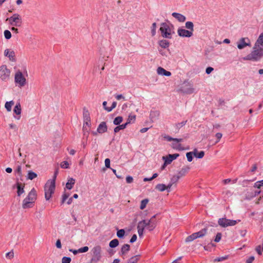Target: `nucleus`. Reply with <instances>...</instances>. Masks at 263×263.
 <instances>
[{
	"instance_id": "nucleus-58",
	"label": "nucleus",
	"mask_w": 263,
	"mask_h": 263,
	"mask_svg": "<svg viewBox=\"0 0 263 263\" xmlns=\"http://www.w3.org/2000/svg\"><path fill=\"white\" fill-rule=\"evenodd\" d=\"M110 159L108 158H106L105 160V165L107 168H110Z\"/></svg>"
},
{
	"instance_id": "nucleus-46",
	"label": "nucleus",
	"mask_w": 263,
	"mask_h": 263,
	"mask_svg": "<svg viewBox=\"0 0 263 263\" xmlns=\"http://www.w3.org/2000/svg\"><path fill=\"white\" fill-rule=\"evenodd\" d=\"M69 196V193H67L65 192L63 194V195H62V201H61V204H63L65 202L66 200L68 199Z\"/></svg>"
},
{
	"instance_id": "nucleus-17",
	"label": "nucleus",
	"mask_w": 263,
	"mask_h": 263,
	"mask_svg": "<svg viewBox=\"0 0 263 263\" xmlns=\"http://www.w3.org/2000/svg\"><path fill=\"white\" fill-rule=\"evenodd\" d=\"M85 115V123L83 124V126L85 125V130L87 133H89L90 129L91 123H90V118L89 116H87V111L86 113L83 112V115Z\"/></svg>"
},
{
	"instance_id": "nucleus-53",
	"label": "nucleus",
	"mask_w": 263,
	"mask_h": 263,
	"mask_svg": "<svg viewBox=\"0 0 263 263\" xmlns=\"http://www.w3.org/2000/svg\"><path fill=\"white\" fill-rule=\"evenodd\" d=\"M222 234L221 233H218L215 237L214 241L216 242H218L221 240Z\"/></svg>"
},
{
	"instance_id": "nucleus-40",
	"label": "nucleus",
	"mask_w": 263,
	"mask_h": 263,
	"mask_svg": "<svg viewBox=\"0 0 263 263\" xmlns=\"http://www.w3.org/2000/svg\"><path fill=\"white\" fill-rule=\"evenodd\" d=\"M123 121V118L121 116L116 117L114 120V124L115 125H119Z\"/></svg>"
},
{
	"instance_id": "nucleus-51",
	"label": "nucleus",
	"mask_w": 263,
	"mask_h": 263,
	"mask_svg": "<svg viewBox=\"0 0 263 263\" xmlns=\"http://www.w3.org/2000/svg\"><path fill=\"white\" fill-rule=\"evenodd\" d=\"M69 251L72 252L74 254H77L78 253H82V247L79 248L78 250L69 249Z\"/></svg>"
},
{
	"instance_id": "nucleus-13",
	"label": "nucleus",
	"mask_w": 263,
	"mask_h": 263,
	"mask_svg": "<svg viewBox=\"0 0 263 263\" xmlns=\"http://www.w3.org/2000/svg\"><path fill=\"white\" fill-rule=\"evenodd\" d=\"M191 167L189 165L184 166L179 171L178 175L174 176V178H175L176 181H178L180 177L184 176L190 171Z\"/></svg>"
},
{
	"instance_id": "nucleus-61",
	"label": "nucleus",
	"mask_w": 263,
	"mask_h": 263,
	"mask_svg": "<svg viewBox=\"0 0 263 263\" xmlns=\"http://www.w3.org/2000/svg\"><path fill=\"white\" fill-rule=\"evenodd\" d=\"M254 260V257L252 256L248 258V259L246 261V263H252V262Z\"/></svg>"
},
{
	"instance_id": "nucleus-8",
	"label": "nucleus",
	"mask_w": 263,
	"mask_h": 263,
	"mask_svg": "<svg viewBox=\"0 0 263 263\" xmlns=\"http://www.w3.org/2000/svg\"><path fill=\"white\" fill-rule=\"evenodd\" d=\"M7 20L9 21L11 25L16 27H20L22 24V17L17 13L14 14L12 16L8 18Z\"/></svg>"
},
{
	"instance_id": "nucleus-23",
	"label": "nucleus",
	"mask_w": 263,
	"mask_h": 263,
	"mask_svg": "<svg viewBox=\"0 0 263 263\" xmlns=\"http://www.w3.org/2000/svg\"><path fill=\"white\" fill-rule=\"evenodd\" d=\"M130 246L128 244L124 245L121 249V254L120 255L123 256L125 255L129 250Z\"/></svg>"
},
{
	"instance_id": "nucleus-5",
	"label": "nucleus",
	"mask_w": 263,
	"mask_h": 263,
	"mask_svg": "<svg viewBox=\"0 0 263 263\" xmlns=\"http://www.w3.org/2000/svg\"><path fill=\"white\" fill-rule=\"evenodd\" d=\"M36 199V191L32 189L29 193L27 196L24 199L22 206L24 209L31 208L33 203L34 202Z\"/></svg>"
},
{
	"instance_id": "nucleus-52",
	"label": "nucleus",
	"mask_w": 263,
	"mask_h": 263,
	"mask_svg": "<svg viewBox=\"0 0 263 263\" xmlns=\"http://www.w3.org/2000/svg\"><path fill=\"white\" fill-rule=\"evenodd\" d=\"M61 167L63 168H67L69 167V163L67 161H64L61 163Z\"/></svg>"
},
{
	"instance_id": "nucleus-35",
	"label": "nucleus",
	"mask_w": 263,
	"mask_h": 263,
	"mask_svg": "<svg viewBox=\"0 0 263 263\" xmlns=\"http://www.w3.org/2000/svg\"><path fill=\"white\" fill-rule=\"evenodd\" d=\"M155 189L159 191L163 192L166 189V186L164 184H158L156 186Z\"/></svg>"
},
{
	"instance_id": "nucleus-32",
	"label": "nucleus",
	"mask_w": 263,
	"mask_h": 263,
	"mask_svg": "<svg viewBox=\"0 0 263 263\" xmlns=\"http://www.w3.org/2000/svg\"><path fill=\"white\" fill-rule=\"evenodd\" d=\"M14 102L13 101H10L6 102L5 104V107L8 111H10L11 110V108Z\"/></svg>"
},
{
	"instance_id": "nucleus-2",
	"label": "nucleus",
	"mask_w": 263,
	"mask_h": 263,
	"mask_svg": "<svg viewBox=\"0 0 263 263\" xmlns=\"http://www.w3.org/2000/svg\"><path fill=\"white\" fill-rule=\"evenodd\" d=\"M263 56V46L255 42L252 52L243 58L244 60L257 61Z\"/></svg>"
},
{
	"instance_id": "nucleus-48",
	"label": "nucleus",
	"mask_w": 263,
	"mask_h": 263,
	"mask_svg": "<svg viewBox=\"0 0 263 263\" xmlns=\"http://www.w3.org/2000/svg\"><path fill=\"white\" fill-rule=\"evenodd\" d=\"M58 173H59V170H58V168H57L54 171L53 176L52 177V179L48 180V181H54V182L55 184V180H56V178H57V175H58Z\"/></svg>"
},
{
	"instance_id": "nucleus-16",
	"label": "nucleus",
	"mask_w": 263,
	"mask_h": 263,
	"mask_svg": "<svg viewBox=\"0 0 263 263\" xmlns=\"http://www.w3.org/2000/svg\"><path fill=\"white\" fill-rule=\"evenodd\" d=\"M179 156L178 154H169L167 156H163L162 159L165 161V164H169Z\"/></svg>"
},
{
	"instance_id": "nucleus-28",
	"label": "nucleus",
	"mask_w": 263,
	"mask_h": 263,
	"mask_svg": "<svg viewBox=\"0 0 263 263\" xmlns=\"http://www.w3.org/2000/svg\"><path fill=\"white\" fill-rule=\"evenodd\" d=\"M21 106L20 103L16 104L15 106L13 111L17 115H20L21 114Z\"/></svg>"
},
{
	"instance_id": "nucleus-27",
	"label": "nucleus",
	"mask_w": 263,
	"mask_h": 263,
	"mask_svg": "<svg viewBox=\"0 0 263 263\" xmlns=\"http://www.w3.org/2000/svg\"><path fill=\"white\" fill-rule=\"evenodd\" d=\"M194 155L197 158H202L204 155V152L203 151H200L198 153L197 149H195L193 151Z\"/></svg>"
},
{
	"instance_id": "nucleus-22",
	"label": "nucleus",
	"mask_w": 263,
	"mask_h": 263,
	"mask_svg": "<svg viewBox=\"0 0 263 263\" xmlns=\"http://www.w3.org/2000/svg\"><path fill=\"white\" fill-rule=\"evenodd\" d=\"M206 233H207L206 229H203L201 230H200V231L194 233V234L195 235L196 239H197L198 238H201V237H203L204 236H205L206 235Z\"/></svg>"
},
{
	"instance_id": "nucleus-55",
	"label": "nucleus",
	"mask_w": 263,
	"mask_h": 263,
	"mask_svg": "<svg viewBox=\"0 0 263 263\" xmlns=\"http://www.w3.org/2000/svg\"><path fill=\"white\" fill-rule=\"evenodd\" d=\"M115 97L117 100H126L125 97L123 96L122 94L116 95L115 96Z\"/></svg>"
},
{
	"instance_id": "nucleus-44",
	"label": "nucleus",
	"mask_w": 263,
	"mask_h": 263,
	"mask_svg": "<svg viewBox=\"0 0 263 263\" xmlns=\"http://www.w3.org/2000/svg\"><path fill=\"white\" fill-rule=\"evenodd\" d=\"M256 42H257V44H259L263 46V32L259 35Z\"/></svg>"
},
{
	"instance_id": "nucleus-21",
	"label": "nucleus",
	"mask_w": 263,
	"mask_h": 263,
	"mask_svg": "<svg viewBox=\"0 0 263 263\" xmlns=\"http://www.w3.org/2000/svg\"><path fill=\"white\" fill-rule=\"evenodd\" d=\"M16 187L17 189V196H20L23 193H24V184H22L21 183L17 182L16 183Z\"/></svg>"
},
{
	"instance_id": "nucleus-11",
	"label": "nucleus",
	"mask_w": 263,
	"mask_h": 263,
	"mask_svg": "<svg viewBox=\"0 0 263 263\" xmlns=\"http://www.w3.org/2000/svg\"><path fill=\"white\" fill-rule=\"evenodd\" d=\"M218 223L221 227L226 228L229 226H235L237 223V221L222 218L219 219Z\"/></svg>"
},
{
	"instance_id": "nucleus-39",
	"label": "nucleus",
	"mask_w": 263,
	"mask_h": 263,
	"mask_svg": "<svg viewBox=\"0 0 263 263\" xmlns=\"http://www.w3.org/2000/svg\"><path fill=\"white\" fill-rule=\"evenodd\" d=\"M157 24L156 23H153L151 27V33L153 36H155L156 33Z\"/></svg>"
},
{
	"instance_id": "nucleus-33",
	"label": "nucleus",
	"mask_w": 263,
	"mask_h": 263,
	"mask_svg": "<svg viewBox=\"0 0 263 263\" xmlns=\"http://www.w3.org/2000/svg\"><path fill=\"white\" fill-rule=\"evenodd\" d=\"M36 177H37V174L35 173H34L31 171H29L28 172V175H27L28 179L33 180Z\"/></svg>"
},
{
	"instance_id": "nucleus-42",
	"label": "nucleus",
	"mask_w": 263,
	"mask_h": 263,
	"mask_svg": "<svg viewBox=\"0 0 263 263\" xmlns=\"http://www.w3.org/2000/svg\"><path fill=\"white\" fill-rule=\"evenodd\" d=\"M195 239H196V238H195V235H194V233H193L192 234H191V235L187 236L185 238V241L186 242H191V241H193Z\"/></svg>"
},
{
	"instance_id": "nucleus-57",
	"label": "nucleus",
	"mask_w": 263,
	"mask_h": 263,
	"mask_svg": "<svg viewBox=\"0 0 263 263\" xmlns=\"http://www.w3.org/2000/svg\"><path fill=\"white\" fill-rule=\"evenodd\" d=\"M126 181L127 183H130L133 181V178L132 176H128L126 177Z\"/></svg>"
},
{
	"instance_id": "nucleus-24",
	"label": "nucleus",
	"mask_w": 263,
	"mask_h": 263,
	"mask_svg": "<svg viewBox=\"0 0 263 263\" xmlns=\"http://www.w3.org/2000/svg\"><path fill=\"white\" fill-rule=\"evenodd\" d=\"M75 183V180L72 178H70L68 179V181L66 184V188L68 190H71L74 184Z\"/></svg>"
},
{
	"instance_id": "nucleus-26",
	"label": "nucleus",
	"mask_w": 263,
	"mask_h": 263,
	"mask_svg": "<svg viewBox=\"0 0 263 263\" xmlns=\"http://www.w3.org/2000/svg\"><path fill=\"white\" fill-rule=\"evenodd\" d=\"M159 45L162 48H166L170 45L169 42L166 40H162L159 41Z\"/></svg>"
},
{
	"instance_id": "nucleus-37",
	"label": "nucleus",
	"mask_w": 263,
	"mask_h": 263,
	"mask_svg": "<svg viewBox=\"0 0 263 263\" xmlns=\"http://www.w3.org/2000/svg\"><path fill=\"white\" fill-rule=\"evenodd\" d=\"M119 245V241L117 239H114L110 241L109 246L110 248H115Z\"/></svg>"
},
{
	"instance_id": "nucleus-56",
	"label": "nucleus",
	"mask_w": 263,
	"mask_h": 263,
	"mask_svg": "<svg viewBox=\"0 0 263 263\" xmlns=\"http://www.w3.org/2000/svg\"><path fill=\"white\" fill-rule=\"evenodd\" d=\"M117 106V102H113L111 105V106L110 107L108 108V112L111 111L114 108H115Z\"/></svg>"
},
{
	"instance_id": "nucleus-49",
	"label": "nucleus",
	"mask_w": 263,
	"mask_h": 263,
	"mask_svg": "<svg viewBox=\"0 0 263 263\" xmlns=\"http://www.w3.org/2000/svg\"><path fill=\"white\" fill-rule=\"evenodd\" d=\"M6 257L9 259H11L14 257V253L13 250L8 252L6 254Z\"/></svg>"
},
{
	"instance_id": "nucleus-18",
	"label": "nucleus",
	"mask_w": 263,
	"mask_h": 263,
	"mask_svg": "<svg viewBox=\"0 0 263 263\" xmlns=\"http://www.w3.org/2000/svg\"><path fill=\"white\" fill-rule=\"evenodd\" d=\"M172 15L173 17L176 18L178 22L180 23H183L186 20V17L179 13L173 12L172 13Z\"/></svg>"
},
{
	"instance_id": "nucleus-6",
	"label": "nucleus",
	"mask_w": 263,
	"mask_h": 263,
	"mask_svg": "<svg viewBox=\"0 0 263 263\" xmlns=\"http://www.w3.org/2000/svg\"><path fill=\"white\" fill-rule=\"evenodd\" d=\"M14 82L20 88L24 87L27 84V80L20 70L16 71L14 75Z\"/></svg>"
},
{
	"instance_id": "nucleus-63",
	"label": "nucleus",
	"mask_w": 263,
	"mask_h": 263,
	"mask_svg": "<svg viewBox=\"0 0 263 263\" xmlns=\"http://www.w3.org/2000/svg\"><path fill=\"white\" fill-rule=\"evenodd\" d=\"M214 70L213 68L211 67H208L206 68L205 72L207 74H210Z\"/></svg>"
},
{
	"instance_id": "nucleus-59",
	"label": "nucleus",
	"mask_w": 263,
	"mask_h": 263,
	"mask_svg": "<svg viewBox=\"0 0 263 263\" xmlns=\"http://www.w3.org/2000/svg\"><path fill=\"white\" fill-rule=\"evenodd\" d=\"M215 136L217 139V141L216 142V143H217L220 140V139L221 138L222 135L221 133H218L215 135Z\"/></svg>"
},
{
	"instance_id": "nucleus-20",
	"label": "nucleus",
	"mask_w": 263,
	"mask_h": 263,
	"mask_svg": "<svg viewBox=\"0 0 263 263\" xmlns=\"http://www.w3.org/2000/svg\"><path fill=\"white\" fill-rule=\"evenodd\" d=\"M4 55L6 57H8L9 59L11 61H13L14 60V52L13 51H9V49H7L4 51Z\"/></svg>"
},
{
	"instance_id": "nucleus-47",
	"label": "nucleus",
	"mask_w": 263,
	"mask_h": 263,
	"mask_svg": "<svg viewBox=\"0 0 263 263\" xmlns=\"http://www.w3.org/2000/svg\"><path fill=\"white\" fill-rule=\"evenodd\" d=\"M193 155H194L193 152H188L186 154V156L187 159V161L189 162H191L193 160Z\"/></svg>"
},
{
	"instance_id": "nucleus-25",
	"label": "nucleus",
	"mask_w": 263,
	"mask_h": 263,
	"mask_svg": "<svg viewBox=\"0 0 263 263\" xmlns=\"http://www.w3.org/2000/svg\"><path fill=\"white\" fill-rule=\"evenodd\" d=\"M159 116V112L158 111H151L149 115V117L151 120L153 122L156 120Z\"/></svg>"
},
{
	"instance_id": "nucleus-50",
	"label": "nucleus",
	"mask_w": 263,
	"mask_h": 263,
	"mask_svg": "<svg viewBox=\"0 0 263 263\" xmlns=\"http://www.w3.org/2000/svg\"><path fill=\"white\" fill-rule=\"evenodd\" d=\"M71 258L69 257L64 256L62 259V263H70Z\"/></svg>"
},
{
	"instance_id": "nucleus-15",
	"label": "nucleus",
	"mask_w": 263,
	"mask_h": 263,
	"mask_svg": "<svg viewBox=\"0 0 263 263\" xmlns=\"http://www.w3.org/2000/svg\"><path fill=\"white\" fill-rule=\"evenodd\" d=\"M107 126L106 122H102L99 125L97 132H93L92 134L94 135H97V133L103 134L107 132Z\"/></svg>"
},
{
	"instance_id": "nucleus-14",
	"label": "nucleus",
	"mask_w": 263,
	"mask_h": 263,
	"mask_svg": "<svg viewBox=\"0 0 263 263\" xmlns=\"http://www.w3.org/2000/svg\"><path fill=\"white\" fill-rule=\"evenodd\" d=\"M55 188V184L53 181H48L45 185L44 191L45 192L49 193L50 194H53Z\"/></svg>"
},
{
	"instance_id": "nucleus-12",
	"label": "nucleus",
	"mask_w": 263,
	"mask_h": 263,
	"mask_svg": "<svg viewBox=\"0 0 263 263\" xmlns=\"http://www.w3.org/2000/svg\"><path fill=\"white\" fill-rule=\"evenodd\" d=\"M251 41L248 37H242L237 42V48L242 49L247 46H251Z\"/></svg>"
},
{
	"instance_id": "nucleus-45",
	"label": "nucleus",
	"mask_w": 263,
	"mask_h": 263,
	"mask_svg": "<svg viewBox=\"0 0 263 263\" xmlns=\"http://www.w3.org/2000/svg\"><path fill=\"white\" fill-rule=\"evenodd\" d=\"M4 36L7 40H9L11 37V33L10 31L6 30L4 32Z\"/></svg>"
},
{
	"instance_id": "nucleus-36",
	"label": "nucleus",
	"mask_w": 263,
	"mask_h": 263,
	"mask_svg": "<svg viewBox=\"0 0 263 263\" xmlns=\"http://www.w3.org/2000/svg\"><path fill=\"white\" fill-rule=\"evenodd\" d=\"M136 120V116L135 115H130L128 116L127 122L126 123H127V125L130 124L132 123L135 122Z\"/></svg>"
},
{
	"instance_id": "nucleus-29",
	"label": "nucleus",
	"mask_w": 263,
	"mask_h": 263,
	"mask_svg": "<svg viewBox=\"0 0 263 263\" xmlns=\"http://www.w3.org/2000/svg\"><path fill=\"white\" fill-rule=\"evenodd\" d=\"M180 142H177V141H173V143H172L171 146L174 149H176L178 150H181V145L180 144Z\"/></svg>"
},
{
	"instance_id": "nucleus-1",
	"label": "nucleus",
	"mask_w": 263,
	"mask_h": 263,
	"mask_svg": "<svg viewBox=\"0 0 263 263\" xmlns=\"http://www.w3.org/2000/svg\"><path fill=\"white\" fill-rule=\"evenodd\" d=\"M156 215L153 216L150 219H144L139 221L138 223V233L140 237L143 236L145 228L149 231H153L156 227V222L154 220Z\"/></svg>"
},
{
	"instance_id": "nucleus-3",
	"label": "nucleus",
	"mask_w": 263,
	"mask_h": 263,
	"mask_svg": "<svg viewBox=\"0 0 263 263\" xmlns=\"http://www.w3.org/2000/svg\"><path fill=\"white\" fill-rule=\"evenodd\" d=\"M185 27L187 29L183 28H179L177 30L178 35L182 37H190L193 35L194 24L191 21L186 22L185 24Z\"/></svg>"
},
{
	"instance_id": "nucleus-9",
	"label": "nucleus",
	"mask_w": 263,
	"mask_h": 263,
	"mask_svg": "<svg viewBox=\"0 0 263 263\" xmlns=\"http://www.w3.org/2000/svg\"><path fill=\"white\" fill-rule=\"evenodd\" d=\"M195 89L190 83H184L179 88V91L183 94L190 95L194 93Z\"/></svg>"
},
{
	"instance_id": "nucleus-34",
	"label": "nucleus",
	"mask_w": 263,
	"mask_h": 263,
	"mask_svg": "<svg viewBox=\"0 0 263 263\" xmlns=\"http://www.w3.org/2000/svg\"><path fill=\"white\" fill-rule=\"evenodd\" d=\"M127 123H125V124H123L122 125H119V126L116 127L115 128H114V132L115 133H118L120 131V130H121V129H124V128H126V126H127Z\"/></svg>"
},
{
	"instance_id": "nucleus-10",
	"label": "nucleus",
	"mask_w": 263,
	"mask_h": 263,
	"mask_svg": "<svg viewBox=\"0 0 263 263\" xmlns=\"http://www.w3.org/2000/svg\"><path fill=\"white\" fill-rule=\"evenodd\" d=\"M91 252V261L97 262L101 258V248L100 246H96L92 249Z\"/></svg>"
},
{
	"instance_id": "nucleus-62",
	"label": "nucleus",
	"mask_w": 263,
	"mask_h": 263,
	"mask_svg": "<svg viewBox=\"0 0 263 263\" xmlns=\"http://www.w3.org/2000/svg\"><path fill=\"white\" fill-rule=\"evenodd\" d=\"M137 235L136 234H134L133 235V236L132 237L130 240V243H133L135 241H136L137 240Z\"/></svg>"
},
{
	"instance_id": "nucleus-43",
	"label": "nucleus",
	"mask_w": 263,
	"mask_h": 263,
	"mask_svg": "<svg viewBox=\"0 0 263 263\" xmlns=\"http://www.w3.org/2000/svg\"><path fill=\"white\" fill-rule=\"evenodd\" d=\"M125 235V231L124 229H120L117 231V236L118 237L121 238L124 237Z\"/></svg>"
},
{
	"instance_id": "nucleus-4",
	"label": "nucleus",
	"mask_w": 263,
	"mask_h": 263,
	"mask_svg": "<svg viewBox=\"0 0 263 263\" xmlns=\"http://www.w3.org/2000/svg\"><path fill=\"white\" fill-rule=\"evenodd\" d=\"M174 26L172 24L162 23L160 24V31L163 37L171 39L172 38Z\"/></svg>"
},
{
	"instance_id": "nucleus-54",
	"label": "nucleus",
	"mask_w": 263,
	"mask_h": 263,
	"mask_svg": "<svg viewBox=\"0 0 263 263\" xmlns=\"http://www.w3.org/2000/svg\"><path fill=\"white\" fill-rule=\"evenodd\" d=\"M15 172L20 177L22 176V167H21V166H20V165L17 166V168L15 170Z\"/></svg>"
},
{
	"instance_id": "nucleus-30",
	"label": "nucleus",
	"mask_w": 263,
	"mask_h": 263,
	"mask_svg": "<svg viewBox=\"0 0 263 263\" xmlns=\"http://www.w3.org/2000/svg\"><path fill=\"white\" fill-rule=\"evenodd\" d=\"M164 138L165 140H167L168 141H177V142H182L183 141V139L182 138H179V139L173 138H172L171 137H170L169 136H167V135H165L164 136Z\"/></svg>"
},
{
	"instance_id": "nucleus-64",
	"label": "nucleus",
	"mask_w": 263,
	"mask_h": 263,
	"mask_svg": "<svg viewBox=\"0 0 263 263\" xmlns=\"http://www.w3.org/2000/svg\"><path fill=\"white\" fill-rule=\"evenodd\" d=\"M55 245H56V247H57L58 248H59V249L61 248V247H62V245H61V240H60V239H58V240H57V242H56Z\"/></svg>"
},
{
	"instance_id": "nucleus-38",
	"label": "nucleus",
	"mask_w": 263,
	"mask_h": 263,
	"mask_svg": "<svg viewBox=\"0 0 263 263\" xmlns=\"http://www.w3.org/2000/svg\"><path fill=\"white\" fill-rule=\"evenodd\" d=\"M148 201H149V200L148 199H144L142 200L141 201L140 209L141 210H143L144 209H145V207L146 206V205L148 203Z\"/></svg>"
},
{
	"instance_id": "nucleus-19",
	"label": "nucleus",
	"mask_w": 263,
	"mask_h": 263,
	"mask_svg": "<svg viewBox=\"0 0 263 263\" xmlns=\"http://www.w3.org/2000/svg\"><path fill=\"white\" fill-rule=\"evenodd\" d=\"M157 73L159 75L161 76H165L167 77H170L171 76V72L166 71L165 69H164L163 68L161 67H159L157 69Z\"/></svg>"
},
{
	"instance_id": "nucleus-41",
	"label": "nucleus",
	"mask_w": 263,
	"mask_h": 263,
	"mask_svg": "<svg viewBox=\"0 0 263 263\" xmlns=\"http://www.w3.org/2000/svg\"><path fill=\"white\" fill-rule=\"evenodd\" d=\"M253 186L255 188L258 189H260L262 186H263V180L256 182L254 183Z\"/></svg>"
},
{
	"instance_id": "nucleus-7",
	"label": "nucleus",
	"mask_w": 263,
	"mask_h": 263,
	"mask_svg": "<svg viewBox=\"0 0 263 263\" xmlns=\"http://www.w3.org/2000/svg\"><path fill=\"white\" fill-rule=\"evenodd\" d=\"M11 70L6 65H3L0 67V79L4 82L8 81L10 77Z\"/></svg>"
},
{
	"instance_id": "nucleus-60",
	"label": "nucleus",
	"mask_w": 263,
	"mask_h": 263,
	"mask_svg": "<svg viewBox=\"0 0 263 263\" xmlns=\"http://www.w3.org/2000/svg\"><path fill=\"white\" fill-rule=\"evenodd\" d=\"M52 194H50L49 193L45 192V197L46 199L47 200H49L52 196Z\"/></svg>"
},
{
	"instance_id": "nucleus-31",
	"label": "nucleus",
	"mask_w": 263,
	"mask_h": 263,
	"mask_svg": "<svg viewBox=\"0 0 263 263\" xmlns=\"http://www.w3.org/2000/svg\"><path fill=\"white\" fill-rule=\"evenodd\" d=\"M139 255H135L130 257L127 261V263H137L139 259Z\"/></svg>"
}]
</instances>
